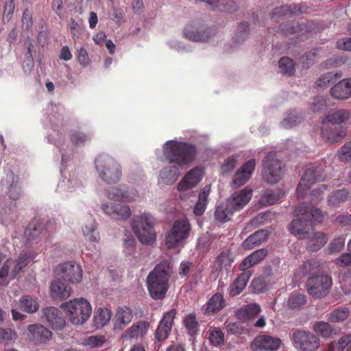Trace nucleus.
<instances>
[{"label":"nucleus","instance_id":"864d4df0","mask_svg":"<svg viewBox=\"0 0 351 351\" xmlns=\"http://www.w3.org/2000/svg\"><path fill=\"white\" fill-rule=\"evenodd\" d=\"M350 315V311L347 307H339L330 314L329 319L332 322H339L346 320Z\"/></svg>","mask_w":351,"mask_h":351},{"label":"nucleus","instance_id":"dca6fc26","mask_svg":"<svg viewBox=\"0 0 351 351\" xmlns=\"http://www.w3.org/2000/svg\"><path fill=\"white\" fill-rule=\"evenodd\" d=\"M25 234L29 244L38 243L49 237L47 229H44L42 222L38 219H34L29 223Z\"/></svg>","mask_w":351,"mask_h":351},{"label":"nucleus","instance_id":"49530a36","mask_svg":"<svg viewBox=\"0 0 351 351\" xmlns=\"http://www.w3.org/2000/svg\"><path fill=\"white\" fill-rule=\"evenodd\" d=\"M183 324L187 334L191 337L195 336L199 330V324L194 313H189L186 315Z\"/></svg>","mask_w":351,"mask_h":351},{"label":"nucleus","instance_id":"72a5a7b5","mask_svg":"<svg viewBox=\"0 0 351 351\" xmlns=\"http://www.w3.org/2000/svg\"><path fill=\"white\" fill-rule=\"evenodd\" d=\"M226 306V300L221 293L214 294L206 304L204 313L206 315L215 314Z\"/></svg>","mask_w":351,"mask_h":351},{"label":"nucleus","instance_id":"2eb2a0df","mask_svg":"<svg viewBox=\"0 0 351 351\" xmlns=\"http://www.w3.org/2000/svg\"><path fill=\"white\" fill-rule=\"evenodd\" d=\"M308 8L302 4L282 5L276 8L271 14V20L278 21L284 17L299 16L308 12Z\"/></svg>","mask_w":351,"mask_h":351},{"label":"nucleus","instance_id":"cd10ccee","mask_svg":"<svg viewBox=\"0 0 351 351\" xmlns=\"http://www.w3.org/2000/svg\"><path fill=\"white\" fill-rule=\"evenodd\" d=\"M330 95L335 99L346 100L351 97V77L343 79L330 88Z\"/></svg>","mask_w":351,"mask_h":351},{"label":"nucleus","instance_id":"7c9ffc66","mask_svg":"<svg viewBox=\"0 0 351 351\" xmlns=\"http://www.w3.org/2000/svg\"><path fill=\"white\" fill-rule=\"evenodd\" d=\"M27 330L36 344L45 343L51 337L50 330L40 324H31Z\"/></svg>","mask_w":351,"mask_h":351},{"label":"nucleus","instance_id":"2f4dec72","mask_svg":"<svg viewBox=\"0 0 351 351\" xmlns=\"http://www.w3.org/2000/svg\"><path fill=\"white\" fill-rule=\"evenodd\" d=\"M269 237V232L266 230H258L249 236L242 243V247L245 250L253 249L255 246L261 245Z\"/></svg>","mask_w":351,"mask_h":351},{"label":"nucleus","instance_id":"39448f33","mask_svg":"<svg viewBox=\"0 0 351 351\" xmlns=\"http://www.w3.org/2000/svg\"><path fill=\"white\" fill-rule=\"evenodd\" d=\"M155 218L149 213H143L133 219L132 228L139 241L145 245H152L156 241L154 230Z\"/></svg>","mask_w":351,"mask_h":351},{"label":"nucleus","instance_id":"c03bdc74","mask_svg":"<svg viewBox=\"0 0 351 351\" xmlns=\"http://www.w3.org/2000/svg\"><path fill=\"white\" fill-rule=\"evenodd\" d=\"M69 139L75 146H80L91 140L92 136L80 130H71L69 134Z\"/></svg>","mask_w":351,"mask_h":351},{"label":"nucleus","instance_id":"58836bf2","mask_svg":"<svg viewBox=\"0 0 351 351\" xmlns=\"http://www.w3.org/2000/svg\"><path fill=\"white\" fill-rule=\"evenodd\" d=\"M210 192V186H206L201 190L199 194L198 201L193 209V213L196 216H201L204 214L208 204V197Z\"/></svg>","mask_w":351,"mask_h":351},{"label":"nucleus","instance_id":"aec40b11","mask_svg":"<svg viewBox=\"0 0 351 351\" xmlns=\"http://www.w3.org/2000/svg\"><path fill=\"white\" fill-rule=\"evenodd\" d=\"M281 344L279 338L266 335H258L252 342L251 348L254 350H277Z\"/></svg>","mask_w":351,"mask_h":351},{"label":"nucleus","instance_id":"5fc2aeb1","mask_svg":"<svg viewBox=\"0 0 351 351\" xmlns=\"http://www.w3.org/2000/svg\"><path fill=\"white\" fill-rule=\"evenodd\" d=\"M13 265V259L8 258L3 264L0 269V287L7 286L9 284V281L7 278L10 277V269L11 266Z\"/></svg>","mask_w":351,"mask_h":351},{"label":"nucleus","instance_id":"9d476101","mask_svg":"<svg viewBox=\"0 0 351 351\" xmlns=\"http://www.w3.org/2000/svg\"><path fill=\"white\" fill-rule=\"evenodd\" d=\"M332 284V278L330 276L322 274L311 276L306 286L309 295L321 298L328 294Z\"/></svg>","mask_w":351,"mask_h":351},{"label":"nucleus","instance_id":"79ce46f5","mask_svg":"<svg viewBox=\"0 0 351 351\" xmlns=\"http://www.w3.org/2000/svg\"><path fill=\"white\" fill-rule=\"evenodd\" d=\"M234 213L233 210L230 209V206L226 202V204H220L217 207L214 213V217L219 223H226L230 220Z\"/></svg>","mask_w":351,"mask_h":351},{"label":"nucleus","instance_id":"473e14b6","mask_svg":"<svg viewBox=\"0 0 351 351\" xmlns=\"http://www.w3.org/2000/svg\"><path fill=\"white\" fill-rule=\"evenodd\" d=\"M132 311L127 306L119 307L114 317V327L122 330L132 321Z\"/></svg>","mask_w":351,"mask_h":351},{"label":"nucleus","instance_id":"5701e85b","mask_svg":"<svg viewBox=\"0 0 351 351\" xmlns=\"http://www.w3.org/2000/svg\"><path fill=\"white\" fill-rule=\"evenodd\" d=\"M60 276L65 281L80 282L82 278V269L79 265L68 262L60 265Z\"/></svg>","mask_w":351,"mask_h":351},{"label":"nucleus","instance_id":"a19ab883","mask_svg":"<svg viewBox=\"0 0 351 351\" xmlns=\"http://www.w3.org/2000/svg\"><path fill=\"white\" fill-rule=\"evenodd\" d=\"M112 312L107 308L100 307L95 313L94 324L99 328L106 326L110 320Z\"/></svg>","mask_w":351,"mask_h":351},{"label":"nucleus","instance_id":"37998d69","mask_svg":"<svg viewBox=\"0 0 351 351\" xmlns=\"http://www.w3.org/2000/svg\"><path fill=\"white\" fill-rule=\"evenodd\" d=\"M30 258V256L27 255V253L22 252L20 254L19 257L16 260H13V269L11 270L10 274V279L14 280L16 278L17 275L27 265V260Z\"/></svg>","mask_w":351,"mask_h":351},{"label":"nucleus","instance_id":"680f3d73","mask_svg":"<svg viewBox=\"0 0 351 351\" xmlns=\"http://www.w3.org/2000/svg\"><path fill=\"white\" fill-rule=\"evenodd\" d=\"M338 158L342 162H351V140L345 143L338 151Z\"/></svg>","mask_w":351,"mask_h":351},{"label":"nucleus","instance_id":"7ed1b4c3","mask_svg":"<svg viewBox=\"0 0 351 351\" xmlns=\"http://www.w3.org/2000/svg\"><path fill=\"white\" fill-rule=\"evenodd\" d=\"M163 152L169 163L183 167L195 160L197 149L192 143L172 140L165 143Z\"/></svg>","mask_w":351,"mask_h":351},{"label":"nucleus","instance_id":"1a4fd4ad","mask_svg":"<svg viewBox=\"0 0 351 351\" xmlns=\"http://www.w3.org/2000/svg\"><path fill=\"white\" fill-rule=\"evenodd\" d=\"M184 36L193 42H208L215 34V30L207 27L202 21H191L184 29Z\"/></svg>","mask_w":351,"mask_h":351},{"label":"nucleus","instance_id":"f704fd0d","mask_svg":"<svg viewBox=\"0 0 351 351\" xmlns=\"http://www.w3.org/2000/svg\"><path fill=\"white\" fill-rule=\"evenodd\" d=\"M51 293L54 298L65 300L71 295V288L64 282L58 279L51 284Z\"/></svg>","mask_w":351,"mask_h":351},{"label":"nucleus","instance_id":"f257e3e1","mask_svg":"<svg viewBox=\"0 0 351 351\" xmlns=\"http://www.w3.org/2000/svg\"><path fill=\"white\" fill-rule=\"evenodd\" d=\"M295 214L297 219L291 223V232L300 239H304L313 225L323 222L326 213L313 206L311 203L302 202L295 208Z\"/></svg>","mask_w":351,"mask_h":351},{"label":"nucleus","instance_id":"338daca9","mask_svg":"<svg viewBox=\"0 0 351 351\" xmlns=\"http://www.w3.org/2000/svg\"><path fill=\"white\" fill-rule=\"evenodd\" d=\"M320 269V264L316 261L311 259L306 262L303 265V272L305 274H313Z\"/></svg>","mask_w":351,"mask_h":351},{"label":"nucleus","instance_id":"e2e57ef3","mask_svg":"<svg viewBox=\"0 0 351 351\" xmlns=\"http://www.w3.org/2000/svg\"><path fill=\"white\" fill-rule=\"evenodd\" d=\"M84 234L88 238L90 241L97 242L99 239V233L96 231V225L93 222L90 226L86 225L82 228Z\"/></svg>","mask_w":351,"mask_h":351},{"label":"nucleus","instance_id":"4c0bfd02","mask_svg":"<svg viewBox=\"0 0 351 351\" xmlns=\"http://www.w3.org/2000/svg\"><path fill=\"white\" fill-rule=\"evenodd\" d=\"M17 308L27 313H34L38 310L39 304L36 300H34L30 295H23L20 300L16 303Z\"/></svg>","mask_w":351,"mask_h":351},{"label":"nucleus","instance_id":"bf43d9fd","mask_svg":"<svg viewBox=\"0 0 351 351\" xmlns=\"http://www.w3.org/2000/svg\"><path fill=\"white\" fill-rule=\"evenodd\" d=\"M248 33V23L245 22L240 23L234 37V42L239 43L244 41L247 38Z\"/></svg>","mask_w":351,"mask_h":351},{"label":"nucleus","instance_id":"9b49d317","mask_svg":"<svg viewBox=\"0 0 351 351\" xmlns=\"http://www.w3.org/2000/svg\"><path fill=\"white\" fill-rule=\"evenodd\" d=\"M324 180V171L321 167L317 166L306 169L297 186L296 192L298 197L303 198L313 183Z\"/></svg>","mask_w":351,"mask_h":351},{"label":"nucleus","instance_id":"a211bd4d","mask_svg":"<svg viewBox=\"0 0 351 351\" xmlns=\"http://www.w3.org/2000/svg\"><path fill=\"white\" fill-rule=\"evenodd\" d=\"M256 167V160L251 159L245 162L235 173L232 186L237 189L244 185L251 178Z\"/></svg>","mask_w":351,"mask_h":351},{"label":"nucleus","instance_id":"8fccbe9b","mask_svg":"<svg viewBox=\"0 0 351 351\" xmlns=\"http://www.w3.org/2000/svg\"><path fill=\"white\" fill-rule=\"evenodd\" d=\"M341 77V74L328 72L321 75L316 82L317 86L321 88H326L330 84L336 82L338 78Z\"/></svg>","mask_w":351,"mask_h":351},{"label":"nucleus","instance_id":"423d86ee","mask_svg":"<svg viewBox=\"0 0 351 351\" xmlns=\"http://www.w3.org/2000/svg\"><path fill=\"white\" fill-rule=\"evenodd\" d=\"M61 307L66 311L70 322L75 325L85 323L92 313L91 305L84 298H76L64 302Z\"/></svg>","mask_w":351,"mask_h":351},{"label":"nucleus","instance_id":"c85d7f7f","mask_svg":"<svg viewBox=\"0 0 351 351\" xmlns=\"http://www.w3.org/2000/svg\"><path fill=\"white\" fill-rule=\"evenodd\" d=\"M267 250L265 248L258 249L245 257L240 263V271H249L248 269L259 264L267 255Z\"/></svg>","mask_w":351,"mask_h":351},{"label":"nucleus","instance_id":"c9c22d12","mask_svg":"<svg viewBox=\"0 0 351 351\" xmlns=\"http://www.w3.org/2000/svg\"><path fill=\"white\" fill-rule=\"evenodd\" d=\"M179 167L172 166L162 168L159 173L158 182L163 184H173L180 175Z\"/></svg>","mask_w":351,"mask_h":351},{"label":"nucleus","instance_id":"20e7f679","mask_svg":"<svg viewBox=\"0 0 351 351\" xmlns=\"http://www.w3.org/2000/svg\"><path fill=\"white\" fill-rule=\"evenodd\" d=\"M95 167L99 178L105 183L112 184L117 183L122 176L120 164L107 154L99 155L95 160Z\"/></svg>","mask_w":351,"mask_h":351},{"label":"nucleus","instance_id":"6ab92c4d","mask_svg":"<svg viewBox=\"0 0 351 351\" xmlns=\"http://www.w3.org/2000/svg\"><path fill=\"white\" fill-rule=\"evenodd\" d=\"M252 197V189L245 187V189L234 192L227 200L228 205L233 211L238 212L242 210L250 201Z\"/></svg>","mask_w":351,"mask_h":351},{"label":"nucleus","instance_id":"0e129e2a","mask_svg":"<svg viewBox=\"0 0 351 351\" xmlns=\"http://www.w3.org/2000/svg\"><path fill=\"white\" fill-rule=\"evenodd\" d=\"M237 164V157L231 156L226 159L221 166V172L222 174H228L232 171Z\"/></svg>","mask_w":351,"mask_h":351},{"label":"nucleus","instance_id":"4d7b16f0","mask_svg":"<svg viewBox=\"0 0 351 351\" xmlns=\"http://www.w3.org/2000/svg\"><path fill=\"white\" fill-rule=\"evenodd\" d=\"M351 342V335L341 337L337 341H332L329 346V351H343Z\"/></svg>","mask_w":351,"mask_h":351},{"label":"nucleus","instance_id":"de8ad7c7","mask_svg":"<svg viewBox=\"0 0 351 351\" xmlns=\"http://www.w3.org/2000/svg\"><path fill=\"white\" fill-rule=\"evenodd\" d=\"M7 182L10 185L8 191V195L10 199L12 200H17L21 195V188L16 184H14V175L12 171H10L7 174Z\"/></svg>","mask_w":351,"mask_h":351},{"label":"nucleus","instance_id":"393cba45","mask_svg":"<svg viewBox=\"0 0 351 351\" xmlns=\"http://www.w3.org/2000/svg\"><path fill=\"white\" fill-rule=\"evenodd\" d=\"M202 176V169L195 167L191 169L179 182L178 189L180 191H183L193 188L201 181Z\"/></svg>","mask_w":351,"mask_h":351},{"label":"nucleus","instance_id":"3c124183","mask_svg":"<svg viewBox=\"0 0 351 351\" xmlns=\"http://www.w3.org/2000/svg\"><path fill=\"white\" fill-rule=\"evenodd\" d=\"M306 302V295L302 293H293L289 297L287 305L291 309L300 308Z\"/></svg>","mask_w":351,"mask_h":351},{"label":"nucleus","instance_id":"f8f14e48","mask_svg":"<svg viewBox=\"0 0 351 351\" xmlns=\"http://www.w3.org/2000/svg\"><path fill=\"white\" fill-rule=\"evenodd\" d=\"M291 340L300 351H315L319 347V339L309 331L296 330L292 334Z\"/></svg>","mask_w":351,"mask_h":351},{"label":"nucleus","instance_id":"ea45409f","mask_svg":"<svg viewBox=\"0 0 351 351\" xmlns=\"http://www.w3.org/2000/svg\"><path fill=\"white\" fill-rule=\"evenodd\" d=\"M327 241L328 237L325 233L315 232L309 239L307 249L311 252H317L326 243Z\"/></svg>","mask_w":351,"mask_h":351},{"label":"nucleus","instance_id":"6e6d98bb","mask_svg":"<svg viewBox=\"0 0 351 351\" xmlns=\"http://www.w3.org/2000/svg\"><path fill=\"white\" fill-rule=\"evenodd\" d=\"M261 312V307L256 303L245 305L239 311V314H243L244 318L252 319L258 315Z\"/></svg>","mask_w":351,"mask_h":351},{"label":"nucleus","instance_id":"ddd939ff","mask_svg":"<svg viewBox=\"0 0 351 351\" xmlns=\"http://www.w3.org/2000/svg\"><path fill=\"white\" fill-rule=\"evenodd\" d=\"M319 29L318 25L313 22H308L306 25H300L295 23L282 24L276 31L285 35H291L300 33V36H305L308 38L313 32L315 33Z\"/></svg>","mask_w":351,"mask_h":351},{"label":"nucleus","instance_id":"bb28decb","mask_svg":"<svg viewBox=\"0 0 351 351\" xmlns=\"http://www.w3.org/2000/svg\"><path fill=\"white\" fill-rule=\"evenodd\" d=\"M195 2L204 3L211 10L227 12L230 13L237 10V6L233 0H194Z\"/></svg>","mask_w":351,"mask_h":351},{"label":"nucleus","instance_id":"603ef678","mask_svg":"<svg viewBox=\"0 0 351 351\" xmlns=\"http://www.w3.org/2000/svg\"><path fill=\"white\" fill-rule=\"evenodd\" d=\"M283 195L284 193L281 190H278L276 192L267 191L261 196L260 201L263 204L272 205L277 202Z\"/></svg>","mask_w":351,"mask_h":351},{"label":"nucleus","instance_id":"e433bc0d","mask_svg":"<svg viewBox=\"0 0 351 351\" xmlns=\"http://www.w3.org/2000/svg\"><path fill=\"white\" fill-rule=\"evenodd\" d=\"M149 323L147 321H140L133 324L127 330L126 336L130 339L143 337L146 335Z\"/></svg>","mask_w":351,"mask_h":351},{"label":"nucleus","instance_id":"774afa93","mask_svg":"<svg viewBox=\"0 0 351 351\" xmlns=\"http://www.w3.org/2000/svg\"><path fill=\"white\" fill-rule=\"evenodd\" d=\"M209 340L213 346H219L224 341V335L221 330H213L210 332Z\"/></svg>","mask_w":351,"mask_h":351},{"label":"nucleus","instance_id":"f03ea898","mask_svg":"<svg viewBox=\"0 0 351 351\" xmlns=\"http://www.w3.org/2000/svg\"><path fill=\"white\" fill-rule=\"evenodd\" d=\"M169 265L167 261L157 264L146 278L147 291L152 299L162 300L169 287Z\"/></svg>","mask_w":351,"mask_h":351},{"label":"nucleus","instance_id":"13d9d810","mask_svg":"<svg viewBox=\"0 0 351 351\" xmlns=\"http://www.w3.org/2000/svg\"><path fill=\"white\" fill-rule=\"evenodd\" d=\"M279 68L284 74L292 75L295 71L294 63L292 59L282 57L279 60Z\"/></svg>","mask_w":351,"mask_h":351},{"label":"nucleus","instance_id":"69168bd1","mask_svg":"<svg viewBox=\"0 0 351 351\" xmlns=\"http://www.w3.org/2000/svg\"><path fill=\"white\" fill-rule=\"evenodd\" d=\"M16 333L10 328H0V343H8L16 339Z\"/></svg>","mask_w":351,"mask_h":351},{"label":"nucleus","instance_id":"4468645a","mask_svg":"<svg viewBox=\"0 0 351 351\" xmlns=\"http://www.w3.org/2000/svg\"><path fill=\"white\" fill-rule=\"evenodd\" d=\"M322 137L330 143L341 142L347 136L346 128L343 125L322 123Z\"/></svg>","mask_w":351,"mask_h":351},{"label":"nucleus","instance_id":"4be33fe9","mask_svg":"<svg viewBox=\"0 0 351 351\" xmlns=\"http://www.w3.org/2000/svg\"><path fill=\"white\" fill-rule=\"evenodd\" d=\"M43 319L46 324L54 330H61L65 326V320L58 308L53 306L46 307L43 310Z\"/></svg>","mask_w":351,"mask_h":351},{"label":"nucleus","instance_id":"b1692460","mask_svg":"<svg viewBox=\"0 0 351 351\" xmlns=\"http://www.w3.org/2000/svg\"><path fill=\"white\" fill-rule=\"evenodd\" d=\"M233 262V254L230 250H225L215 258L213 263V272L217 274L223 271L228 272Z\"/></svg>","mask_w":351,"mask_h":351},{"label":"nucleus","instance_id":"052dcab7","mask_svg":"<svg viewBox=\"0 0 351 351\" xmlns=\"http://www.w3.org/2000/svg\"><path fill=\"white\" fill-rule=\"evenodd\" d=\"M301 121V117L295 112L288 113L287 117L282 121V126L285 129H289L296 125Z\"/></svg>","mask_w":351,"mask_h":351},{"label":"nucleus","instance_id":"0eeeda50","mask_svg":"<svg viewBox=\"0 0 351 351\" xmlns=\"http://www.w3.org/2000/svg\"><path fill=\"white\" fill-rule=\"evenodd\" d=\"M263 178L270 184L279 182L284 175L285 166L275 152L268 153L263 159Z\"/></svg>","mask_w":351,"mask_h":351},{"label":"nucleus","instance_id":"a18cd8bd","mask_svg":"<svg viewBox=\"0 0 351 351\" xmlns=\"http://www.w3.org/2000/svg\"><path fill=\"white\" fill-rule=\"evenodd\" d=\"M350 193L346 189H340L334 191L328 197V204L330 206L337 207L346 202L349 197Z\"/></svg>","mask_w":351,"mask_h":351},{"label":"nucleus","instance_id":"09e8293b","mask_svg":"<svg viewBox=\"0 0 351 351\" xmlns=\"http://www.w3.org/2000/svg\"><path fill=\"white\" fill-rule=\"evenodd\" d=\"M313 330L319 336L324 338L330 337L333 332V329L328 322H316L313 326Z\"/></svg>","mask_w":351,"mask_h":351},{"label":"nucleus","instance_id":"412c9836","mask_svg":"<svg viewBox=\"0 0 351 351\" xmlns=\"http://www.w3.org/2000/svg\"><path fill=\"white\" fill-rule=\"evenodd\" d=\"M103 211L116 219L125 220L130 217V207L124 204L110 202L101 205Z\"/></svg>","mask_w":351,"mask_h":351},{"label":"nucleus","instance_id":"f3484780","mask_svg":"<svg viewBox=\"0 0 351 351\" xmlns=\"http://www.w3.org/2000/svg\"><path fill=\"white\" fill-rule=\"evenodd\" d=\"M176 315V309H171L160 321L155 332V339L158 343L164 341L169 337Z\"/></svg>","mask_w":351,"mask_h":351},{"label":"nucleus","instance_id":"6e6552de","mask_svg":"<svg viewBox=\"0 0 351 351\" xmlns=\"http://www.w3.org/2000/svg\"><path fill=\"white\" fill-rule=\"evenodd\" d=\"M190 231L191 224L187 219L176 220L166 236L165 245L168 249L180 245L189 237Z\"/></svg>","mask_w":351,"mask_h":351},{"label":"nucleus","instance_id":"c756f323","mask_svg":"<svg viewBox=\"0 0 351 351\" xmlns=\"http://www.w3.org/2000/svg\"><path fill=\"white\" fill-rule=\"evenodd\" d=\"M252 275V271H242V273L237 276L229 287L228 293L230 296L234 297L241 293Z\"/></svg>","mask_w":351,"mask_h":351},{"label":"nucleus","instance_id":"a878e982","mask_svg":"<svg viewBox=\"0 0 351 351\" xmlns=\"http://www.w3.org/2000/svg\"><path fill=\"white\" fill-rule=\"evenodd\" d=\"M350 117V110L347 109H336L328 112L323 117L322 123L341 125V124L346 123Z\"/></svg>","mask_w":351,"mask_h":351}]
</instances>
